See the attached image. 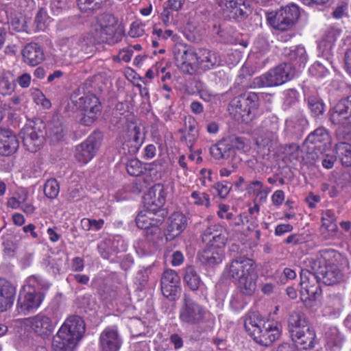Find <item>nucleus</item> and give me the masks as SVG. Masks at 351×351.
I'll return each instance as SVG.
<instances>
[{
  "mask_svg": "<svg viewBox=\"0 0 351 351\" xmlns=\"http://www.w3.org/2000/svg\"><path fill=\"white\" fill-rule=\"evenodd\" d=\"M144 34V27L138 22H134L130 26L129 35L132 38L142 36Z\"/></svg>",
  "mask_w": 351,
  "mask_h": 351,
  "instance_id": "680f3d73",
  "label": "nucleus"
},
{
  "mask_svg": "<svg viewBox=\"0 0 351 351\" xmlns=\"http://www.w3.org/2000/svg\"><path fill=\"white\" fill-rule=\"evenodd\" d=\"M210 316L206 307L184 295L179 309V319L182 324L197 326L205 322Z\"/></svg>",
  "mask_w": 351,
  "mask_h": 351,
  "instance_id": "6e6552de",
  "label": "nucleus"
},
{
  "mask_svg": "<svg viewBox=\"0 0 351 351\" xmlns=\"http://www.w3.org/2000/svg\"><path fill=\"white\" fill-rule=\"evenodd\" d=\"M71 103L80 111L79 122L84 125L93 123L101 111L99 99L93 95H87L78 99L72 95Z\"/></svg>",
  "mask_w": 351,
  "mask_h": 351,
  "instance_id": "9d476101",
  "label": "nucleus"
},
{
  "mask_svg": "<svg viewBox=\"0 0 351 351\" xmlns=\"http://www.w3.org/2000/svg\"><path fill=\"white\" fill-rule=\"evenodd\" d=\"M258 97L253 92L235 97L229 104L230 114L237 121L247 123L256 115Z\"/></svg>",
  "mask_w": 351,
  "mask_h": 351,
  "instance_id": "423d86ee",
  "label": "nucleus"
},
{
  "mask_svg": "<svg viewBox=\"0 0 351 351\" xmlns=\"http://www.w3.org/2000/svg\"><path fill=\"white\" fill-rule=\"evenodd\" d=\"M161 290L163 295L170 300H174L180 291V278L173 269H167L161 278Z\"/></svg>",
  "mask_w": 351,
  "mask_h": 351,
  "instance_id": "4be33fe9",
  "label": "nucleus"
},
{
  "mask_svg": "<svg viewBox=\"0 0 351 351\" xmlns=\"http://www.w3.org/2000/svg\"><path fill=\"white\" fill-rule=\"evenodd\" d=\"M210 154L215 159L228 158L232 155V147L228 140L218 142L210 147Z\"/></svg>",
  "mask_w": 351,
  "mask_h": 351,
  "instance_id": "58836bf2",
  "label": "nucleus"
},
{
  "mask_svg": "<svg viewBox=\"0 0 351 351\" xmlns=\"http://www.w3.org/2000/svg\"><path fill=\"white\" fill-rule=\"evenodd\" d=\"M342 341V337L335 329L331 335L327 336L326 347L331 351H339L341 348Z\"/></svg>",
  "mask_w": 351,
  "mask_h": 351,
  "instance_id": "09e8293b",
  "label": "nucleus"
},
{
  "mask_svg": "<svg viewBox=\"0 0 351 351\" xmlns=\"http://www.w3.org/2000/svg\"><path fill=\"white\" fill-rule=\"evenodd\" d=\"M217 3L230 18L241 20L247 15V9L245 5L239 4L234 0H217Z\"/></svg>",
  "mask_w": 351,
  "mask_h": 351,
  "instance_id": "bb28decb",
  "label": "nucleus"
},
{
  "mask_svg": "<svg viewBox=\"0 0 351 351\" xmlns=\"http://www.w3.org/2000/svg\"><path fill=\"white\" fill-rule=\"evenodd\" d=\"M268 121H265V131L256 139V144L259 147H269L277 140V132L279 130L278 122L275 119L271 121V125H268Z\"/></svg>",
  "mask_w": 351,
  "mask_h": 351,
  "instance_id": "c85d7f7f",
  "label": "nucleus"
},
{
  "mask_svg": "<svg viewBox=\"0 0 351 351\" xmlns=\"http://www.w3.org/2000/svg\"><path fill=\"white\" fill-rule=\"evenodd\" d=\"M244 328L254 341L265 346L271 345L280 338L282 333V326L278 322L264 321L261 315L254 313L246 315Z\"/></svg>",
  "mask_w": 351,
  "mask_h": 351,
  "instance_id": "7ed1b4c3",
  "label": "nucleus"
},
{
  "mask_svg": "<svg viewBox=\"0 0 351 351\" xmlns=\"http://www.w3.org/2000/svg\"><path fill=\"white\" fill-rule=\"evenodd\" d=\"M19 146L16 135L10 130L0 128V154L9 156L14 153Z\"/></svg>",
  "mask_w": 351,
  "mask_h": 351,
  "instance_id": "a878e982",
  "label": "nucleus"
},
{
  "mask_svg": "<svg viewBox=\"0 0 351 351\" xmlns=\"http://www.w3.org/2000/svg\"><path fill=\"white\" fill-rule=\"evenodd\" d=\"M23 56L25 63L36 66L44 60V53L37 43H29L23 50Z\"/></svg>",
  "mask_w": 351,
  "mask_h": 351,
  "instance_id": "72a5a7b5",
  "label": "nucleus"
},
{
  "mask_svg": "<svg viewBox=\"0 0 351 351\" xmlns=\"http://www.w3.org/2000/svg\"><path fill=\"white\" fill-rule=\"evenodd\" d=\"M60 187L56 180H48L44 186V193L49 198H55L59 193Z\"/></svg>",
  "mask_w": 351,
  "mask_h": 351,
  "instance_id": "864d4df0",
  "label": "nucleus"
},
{
  "mask_svg": "<svg viewBox=\"0 0 351 351\" xmlns=\"http://www.w3.org/2000/svg\"><path fill=\"white\" fill-rule=\"evenodd\" d=\"M230 206L226 204H220L219 206V210L217 215L221 219H226L228 220H232L233 214L229 213Z\"/></svg>",
  "mask_w": 351,
  "mask_h": 351,
  "instance_id": "69168bd1",
  "label": "nucleus"
},
{
  "mask_svg": "<svg viewBox=\"0 0 351 351\" xmlns=\"http://www.w3.org/2000/svg\"><path fill=\"white\" fill-rule=\"evenodd\" d=\"M44 287L45 283L39 276H32L26 280L23 289L27 290L29 288V291L42 293Z\"/></svg>",
  "mask_w": 351,
  "mask_h": 351,
  "instance_id": "49530a36",
  "label": "nucleus"
},
{
  "mask_svg": "<svg viewBox=\"0 0 351 351\" xmlns=\"http://www.w3.org/2000/svg\"><path fill=\"white\" fill-rule=\"evenodd\" d=\"M252 294H247L243 290L237 291L231 297L230 306L235 312L243 310L249 302V297Z\"/></svg>",
  "mask_w": 351,
  "mask_h": 351,
  "instance_id": "79ce46f5",
  "label": "nucleus"
},
{
  "mask_svg": "<svg viewBox=\"0 0 351 351\" xmlns=\"http://www.w3.org/2000/svg\"><path fill=\"white\" fill-rule=\"evenodd\" d=\"M132 56V50L130 49H123L119 51L117 56L113 57L114 61H123L128 62L130 61Z\"/></svg>",
  "mask_w": 351,
  "mask_h": 351,
  "instance_id": "e2e57ef3",
  "label": "nucleus"
},
{
  "mask_svg": "<svg viewBox=\"0 0 351 351\" xmlns=\"http://www.w3.org/2000/svg\"><path fill=\"white\" fill-rule=\"evenodd\" d=\"M126 168L128 173L132 176H138L143 173L142 163L137 159L130 160Z\"/></svg>",
  "mask_w": 351,
  "mask_h": 351,
  "instance_id": "13d9d810",
  "label": "nucleus"
},
{
  "mask_svg": "<svg viewBox=\"0 0 351 351\" xmlns=\"http://www.w3.org/2000/svg\"><path fill=\"white\" fill-rule=\"evenodd\" d=\"M196 121L192 117H189L185 119V130L187 132V136H185L186 139L189 138L191 145L195 141L198 136V131L196 128Z\"/></svg>",
  "mask_w": 351,
  "mask_h": 351,
  "instance_id": "8fccbe9b",
  "label": "nucleus"
},
{
  "mask_svg": "<svg viewBox=\"0 0 351 351\" xmlns=\"http://www.w3.org/2000/svg\"><path fill=\"white\" fill-rule=\"evenodd\" d=\"M187 224V218L182 213L174 212L168 219L167 238L171 240L177 237L186 229Z\"/></svg>",
  "mask_w": 351,
  "mask_h": 351,
  "instance_id": "393cba45",
  "label": "nucleus"
},
{
  "mask_svg": "<svg viewBox=\"0 0 351 351\" xmlns=\"http://www.w3.org/2000/svg\"><path fill=\"white\" fill-rule=\"evenodd\" d=\"M285 193L282 190L276 191L271 195L272 204L276 206H280L285 200Z\"/></svg>",
  "mask_w": 351,
  "mask_h": 351,
  "instance_id": "0e129e2a",
  "label": "nucleus"
},
{
  "mask_svg": "<svg viewBox=\"0 0 351 351\" xmlns=\"http://www.w3.org/2000/svg\"><path fill=\"white\" fill-rule=\"evenodd\" d=\"M321 233L326 239L334 237L338 230L336 217L333 211L326 210L322 215Z\"/></svg>",
  "mask_w": 351,
  "mask_h": 351,
  "instance_id": "c756f323",
  "label": "nucleus"
},
{
  "mask_svg": "<svg viewBox=\"0 0 351 351\" xmlns=\"http://www.w3.org/2000/svg\"><path fill=\"white\" fill-rule=\"evenodd\" d=\"M291 338L301 349L304 350L313 348L316 343L315 332L310 327L300 330L299 334L291 335Z\"/></svg>",
  "mask_w": 351,
  "mask_h": 351,
  "instance_id": "c9c22d12",
  "label": "nucleus"
},
{
  "mask_svg": "<svg viewBox=\"0 0 351 351\" xmlns=\"http://www.w3.org/2000/svg\"><path fill=\"white\" fill-rule=\"evenodd\" d=\"M334 254V251L324 250L305 261L306 267L315 272L319 280L326 285L338 283L343 278L338 267L332 262Z\"/></svg>",
  "mask_w": 351,
  "mask_h": 351,
  "instance_id": "39448f33",
  "label": "nucleus"
},
{
  "mask_svg": "<svg viewBox=\"0 0 351 351\" xmlns=\"http://www.w3.org/2000/svg\"><path fill=\"white\" fill-rule=\"evenodd\" d=\"M223 276L237 284V288L253 294L256 287L257 274L253 260L239 257L233 260L223 271Z\"/></svg>",
  "mask_w": 351,
  "mask_h": 351,
  "instance_id": "f03ea898",
  "label": "nucleus"
},
{
  "mask_svg": "<svg viewBox=\"0 0 351 351\" xmlns=\"http://www.w3.org/2000/svg\"><path fill=\"white\" fill-rule=\"evenodd\" d=\"M341 34L340 29L334 27H328L325 30L319 41L317 46L319 52L330 63L332 62L334 45Z\"/></svg>",
  "mask_w": 351,
  "mask_h": 351,
  "instance_id": "a211bd4d",
  "label": "nucleus"
},
{
  "mask_svg": "<svg viewBox=\"0 0 351 351\" xmlns=\"http://www.w3.org/2000/svg\"><path fill=\"white\" fill-rule=\"evenodd\" d=\"M49 130L51 138L55 141L61 140L66 132V130L59 120H54L50 124Z\"/></svg>",
  "mask_w": 351,
  "mask_h": 351,
  "instance_id": "de8ad7c7",
  "label": "nucleus"
},
{
  "mask_svg": "<svg viewBox=\"0 0 351 351\" xmlns=\"http://www.w3.org/2000/svg\"><path fill=\"white\" fill-rule=\"evenodd\" d=\"M50 21L49 17L47 15V11L43 8L40 9L38 12L36 18L35 23L38 30H43Z\"/></svg>",
  "mask_w": 351,
  "mask_h": 351,
  "instance_id": "4d7b16f0",
  "label": "nucleus"
},
{
  "mask_svg": "<svg viewBox=\"0 0 351 351\" xmlns=\"http://www.w3.org/2000/svg\"><path fill=\"white\" fill-rule=\"evenodd\" d=\"M308 267L306 270L301 271V294L303 297L306 295V299L313 300L321 294V289L319 285V278L317 275L309 271Z\"/></svg>",
  "mask_w": 351,
  "mask_h": 351,
  "instance_id": "2eb2a0df",
  "label": "nucleus"
},
{
  "mask_svg": "<svg viewBox=\"0 0 351 351\" xmlns=\"http://www.w3.org/2000/svg\"><path fill=\"white\" fill-rule=\"evenodd\" d=\"M32 77L29 73H25L19 75L17 78L19 85L23 88H26L29 86L31 84Z\"/></svg>",
  "mask_w": 351,
  "mask_h": 351,
  "instance_id": "338daca9",
  "label": "nucleus"
},
{
  "mask_svg": "<svg viewBox=\"0 0 351 351\" xmlns=\"http://www.w3.org/2000/svg\"><path fill=\"white\" fill-rule=\"evenodd\" d=\"M300 14L298 5L291 3L282 7L276 12L269 13L267 19L274 29L286 31L295 25L299 19Z\"/></svg>",
  "mask_w": 351,
  "mask_h": 351,
  "instance_id": "9b49d317",
  "label": "nucleus"
},
{
  "mask_svg": "<svg viewBox=\"0 0 351 351\" xmlns=\"http://www.w3.org/2000/svg\"><path fill=\"white\" fill-rule=\"evenodd\" d=\"M85 332L83 319L71 316L62 324L53 336L52 348L54 351H73Z\"/></svg>",
  "mask_w": 351,
  "mask_h": 351,
  "instance_id": "20e7f679",
  "label": "nucleus"
},
{
  "mask_svg": "<svg viewBox=\"0 0 351 351\" xmlns=\"http://www.w3.org/2000/svg\"><path fill=\"white\" fill-rule=\"evenodd\" d=\"M73 5L74 0H52L50 7L53 14L58 15Z\"/></svg>",
  "mask_w": 351,
  "mask_h": 351,
  "instance_id": "603ef678",
  "label": "nucleus"
},
{
  "mask_svg": "<svg viewBox=\"0 0 351 351\" xmlns=\"http://www.w3.org/2000/svg\"><path fill=\"white\" fill-rule=\"evenodd\" d=\"M122 339L117 326H108L100 334L99 346L101 351H119Z\"/></svg>",
  "mask_w": 351,
  "mask_h": 351,
  "instance_id": "6ab92c4d",
  "label": "nucleus"
},
{
  "mask_svg": "<svg viewBox=\"0 0 351 351\" xmlns=\"http://www.w3.org/2000/svg\"><path fill=\"white\" fill-rule=\"evenodd\" d=\"M246 191L249 195L254 197V202L264 204L271 191V189L264 186L261 181L254 180L247 184Z\"/></svg>",
  "mask_w": 351,
  "mask_h": 351,
  "instance_id": "f704fd0d",
  "label": "nucleus"
},
{
  "mask_svg": "<svg viewBox=\"0 0 351 351\" xmlns=\"http://www.w3.org/2000/svg\"><path fill=\"white\" fill-rule=\"evenodd\" d=\"M217 225H212L204 232V237L213 235L212 243L199 254V261L208 265L221 263L224 258L223 246L226 241L225 236L218 233Z\"/></svg>",
  "mask_w": 351,
  "mask_h": 351,
  "instance_id": "0eeeda50",
  "label": "nucleus"
},
{
  "mask_svg": "<svg viewBox=\"0 0 351 351\" xmlns=\"http://www.w3.org/2000/svg\"><path fill=\"white\" fill-rule=\"evenodd\" d=\"M94 38H71L69 40L71 54L73 56H80L81 53L88 54L93 51L95 43L97 38L100 36L98 35V29Z\"/></svg>",
  "mask_w": 351,
  "mask_h": 351,
  "instance_id": "b1692460",
  "label": "nucleus"
},
{
  "mask_svg": "<svg viewBox=\"0 0 351 351\" xmlns=\"http://www.w3.org/2000/svg\"><path fill=\"white\" fill-rule=\"evenodd\" d=\"M330 119L333 124L344 128L351 126V95L339 100L330 109Z\"/></svg>",
  "mask_w": 351,
  "mask_h": 351,
  "instance_id": "ddd939ff",
  "label": "nucleus"
},
{
  "mask_svg": "<svg viewBox=\"0 0 351 351\" xmlns=\"http://www.w3.org/2000/svg\"><path fill=\"white\" fill-rule=\"evenodd\" d=\"M100 147L99 141L94 136H89L75 148V158L82 165L90 161Z\"/></svg>",
  "mask_w": 351,
  "mask_h": 351,
  "instance_id": "aec40b11",
  "label": "nucleus"
},
{
  "mask_svg": "<svg viewBox=\"0 0 351 351\" xmlns=\"http://www.w3.org/2000/svg\"><path fill=\"white\" fill-rule=\"evenodd\" d=\"M141 129L137 125H132L128 130L123 143V149L129 154L136 153L140 148L142 141L140 140Z\"/></svg>",
  "mask_w": 351,
  "mask_h": 351,
  "instance_id": "473e14b6",
  "label": "nucleus"
},
{
  "mask_svg": "<svg viewBox=\"0 0 351 351\" xmlns=\"http://www.w3.org/2000/svg\"><path fill=\"white\" fill-rule=\"evenodd\" d=\"M304 144L308 149L325 150L330 145V136L327 130L324 128H319L308 134Z\"/></svg>",
  "mask_w": 351,
  "mask_h": 351,
  "instance_id": "5701e85b",
  "label": "nucleus"
},
{
  "mask_svg": "<svg viewBox=\"0 0 351 351\" xmlns=\"http://www.w3.org/2000/svg\"><path fill=\"white\" fill-rule=\"evenodd\" d=\"M310 75L317 78H323L326 77L329 71L320 62H315L308 69Z\"/></svg>",
  "mask_w": 351,
  "mask_h": 351,
  "instance_id": "6e6d98bb",
  "label": "nucleus"
},
{
  "mask_svg": "<svg viewBox=\"0 0 351 351\" xmlns=\"http://www.w3.org/2000/svg\"><path fill=\"white\" fill-rule=\"evenodd\" d=\"M10 27L16 32L26 31L27 22L25 18L23 16L12 18L10 21Z\"/></svg>",
  "mask_w": 351,
  "mask_h": 351,
  "instance_id": "bf43d9fd",
  "label": "nucleus"
},
{
  "mask_svg": "<svg viewBox=\"0 0 351 351\" xmlns=\"http://www.w3.org/2000/svg\"><path fill=\"white\" fill-rule=\"evenodd\" d=\"M57 324V321H53L49 316L43 313H38L26 319V324L36 335L43 339L51 335Z\"/></svg>",
  "mask_w": 351,
  "mask_h": 351,
  "instance_id": "4468645a",
  "label": "nucleus"
},
{
  "mask_svg": "<svg viewBox=\"0 0 351 351\" xmlns=\"http://www.w3.org/2000/svg\"><path fill=\"white\" fill-rule=\"evenodd\" d=\"M337 153L345 166H351V145L346 143H339L336 145Z\"/></svg>",
  "mask_w": 351,
  "mask_h": 351,
  "instance_id": "a18cd8bd",
  "label": "nucleus"
},
{
  "mask_svg": "<svg viewBox=\"0 0 351 351\" xmlns=\"http://www.w3.org/2000/svg\"><path fill=\"white\" fill-rule=\"evenodd\" d=\"M127 244L121 237H109L98 244L101 256L106 259L113 261V256L119 252H124Z\"/></svg>",
  "mask_w": 351,
  "mask_h": 351,
  "instance_id": "412c9836",
  "label": "nucleus"
},
{
  "mask_svg": "<svg viewBox=\"0 0 351 351\" xmlns=\"http://www.w3.org/2000/svg\"><path fill=\"white\" fill-rule=\"evenodd\" d=\"M15 287L8 281L0 278V311H6L13 304Z\"/></svg>",
  "mask_w": 351,
  "mask_h": 351,
  "instance_id": "cd10ccee",
  "label": "nucleus"
},
{
  "mask_svg": "<svg viewBox=\"0 0 351 351\" xmlns=\"http://www.w3.org/2000/svg\"><path fill=\"white\" fill-rule=\"evenodd\" d=\"M306 318L301 313L293 312L289 318V328L291 335L299 334L300 330L308 328Z\"/></svg>",
  "mask_w": 351,
  "mask_h": 351,
  "instance_id": "e433bc0d",
  "label": "nucleus"
},
{
  "mask_svg": "<svg viewBox=\"0 0 351 351\" xmlns=\"http://www.w3.org/2000/svg\"><path fill=\"white\" fill-rule=\"evenodd\" d=\"M110 0H77V5L81 12L90 14L96 11Z\"/></svg>",
  "mask_w": 351,
  "mask_h": 351,
  "instance_id": "37998d69",
  "label": "nucleus"
},
{
  "mask_svg": "<svg viewBox=\"0 0 351 351\" xmlns=\"http://www.w3.org/2000/svg\"><path fill=\"white\" fill-rule=\"evenodd\" d=\"M184 282L188 287L193 290H197L202 283V280L197 268L193 265H188L185 267Z\"/></svg>",
  "mask_w": 351,
  "mask_h": 351,
  "instance_id": "4c0bfd02",
  "label": "nucleus"
},
{
  "mask_svg": "<svg viewBox=\"0 0 351 351\" xmlns=\"http://www.w3.org/2000/svg\"><path fill=\"white\" fill-rule=\"evenodd\" d=\"M117 20L110 14H102L97 17V24L100 27V34L112 35L114 32Z\"/></svg>",
  "mask_w": 351,
  "mask_h": 351,
  "instance_id": "ea45409f",
  "label": "nucleus"
},
{
  "mask_svg": "<svg viewBox=\"0 0 351 351\" xmlns=\"http://www.w3.org/2000/svg\"><path fill=\"white\" fill-rule=\"evenodd\" d=\"M43 298V293L32 292L29 289H22L17 301L19 312L27 314L36 311L40 306Z\"/></svg>",
  "mask_w": 351,
  "mask_h": 351,
  "instance_id": "f3484780",
  "label": "nucleus"
},
{
  "mask_svg": "<svg viewBox=\"0 0 351 351\" xmlns=\"http://www.w3.org/2000/svg\"><path fill=\"white\" fill-rule=\"evenodd\" d=\"M199 97L206 101H210L215 99V95L209 89L204 88L199 90Z\"/></svg>",
  "mask_w": 351,
  "mask_h": 351,
  "instance_id": "774afa93",
  "label": "nucleus"
},
{
  "mask_svg": "<svg viewBox=\"0 0 351 351\" xmlns=\"http://www.w3.org/2000/svg\"><path fill=\"white\" fill-rule=\"evenodd\" d=\"M283 53L291 62V65L295 69V66L303 67L308 61V55L305 48L302 45L286 48L284 49Z\"/></svg>",
  "mask_w": 351,
  "mask_h": 351,
  "instance_id": "2f4dec72",
  "label": "nucleus"
},
{
  "mask_svg": "<svg viewBox=\"0 0 351 351\" xmlns=\"http://www.w3.org/2000/svg\"><path fill=\"white\" fill-rule=\"evenodd\" d=\"M230 146L232 147V154L234 149L247 152L250 149V145L247 140L241 137H232L228 140Z\"/></svg>",
  "mask_w": 351,
  "mask_h": 351,
  "instance_id": "5fc2aeb1",
  "label": "nucleus"
},
{
  "mask_svg": "<svg viewBox=\"0 0 351 351\" xmlns=\"http://www.w3.org/2000/svg\"><path fill=\"white\" fill-rule=\"evenodd\" d=\"M166 196L167 192L162 185H155L149 190L144 196L145 208L139 212L136 218L138 228H156L163 222L166 212L161 208L165 202Z\"/></svg>",
  "mask_w": 351,
  "mask_h": 351,
  "instance_id": "f257e3e1",
  "label": "nucleus"
},
{
  "mask_svg": "<svg viewBox=\"0 0 351 351\" xmlns=\"http://www.w3.org/2000/svg\"><path fill=\"white\" fill-rule=\"evenodd\" d=\"M295 75V69L289 63H284L255 77L251 87L276 86L283 84L291 80Z\"/></svg>",
  "mask_w": 351,
  "mask_h": 351,
  "instance_id": "1a4fd4ad",
  "label": "nucleus"
},
{
  "mask_svg": "<svg viewBox=\"0 0 351 351\" xmlns=\"http://www.w3.org/2000/svg\"><path fill=\"white\" fill-rule=\"evenodd\" d=\"M174 56L178 66L184 73L193 75L198 71V51L183 47L181 49H175Z\"/></svg>",
  "mask_w": 351,
  "mask_h": 351,
  "instance_id": "f8f14e48",
  "label": "nucleus"
},
{
  "mask_svg": "<svg viewBox=\"0 0 351 351\" xmlns=\"http://www.w3.org/2000/svg\"><path fill=\"white\" fill-rule=\"evenodd\" d=\"M189 202L197 206L208 208L210 205V199L208 194L197 191H193L188 197Z\"/></svg>",
  "mask_w": 351,
  "mask_h": 351,
  "instance_id": "c03bdc74",
  "label": "nucleus"
},
{
  "mask_svg": "<svg viewBox=\"0 0 351 351\" xmlns=\"http://www.w3.org/2000/svg\"><path fill=\"white\" fill-rule=\"evenodd\" d=\"M308 106L313 116H319L324 111V104L320 99L315 96L308 98Z\"/></svg>",
  "mask_w": 351,
  "mask_h": 351,
  "instance_id": "3c124183",
  "label": "nucleus"
},
{
  "mask_svg": "<svg viewBox=\"0 0 351 351\" xmlns=\"http://www.w3.org/2000/svg\"><path fill=\"white\" fill-rule=\"evenodd\" d=\"M24 147L31 152H36L44 142L43 132L32 124L25 125L20 132Z\"/></svg>",
  "mask_w": 351,
  "mask_h": 351,
  "instance_id": "dca6fc26",
  "label": "nucleus"
},
{
  "mask_svg": "<svg viewBox=\"0 0 351 351\" xmlns=\"http://www.w3.org/2000/svg\"><path fill=\"white\" fill-rule=\"evenodd\" d=\"M231 186L227 182H219L214 186L217 195L221 198H226L228 195Z\"/></svg>",
  "mask_w": 351,
  "mask_h": 351,
  "instance_id": "052dcab7",
  "label": "nucleus"
},
{
  "mask_svg": "<svg viewBox=\"0 0 351 351\" xmlns=\"http://www.w3.org/2000/svg\"><path fill=\"white\" fill-rule=\"evenodd\" d=\"M16 85L12 73L10 71H4L0 75V94L3 95H11L15 90Z\"/></svg>",
  "mask_w": 351,
  "mask_h": 351,
  "instance_id": "a19ab883",
  "label": "nucleus"
},
{
  "mask_svg": "<svg viewBox=\"0 0 351 351\" xmlns=\"http://www.w3.org/2000/svg\"><path fill=\"white\" fill-rule=\"evenodd\" d=\"M198 57L199 69L203 71L212 69L221 63V60L217 53L206 49L198 50Z\"/></svg>",
  "mask_w": 351,
  "mask_h": 351,
  "instance_id": "7c9ffc66",
  "label": "nucleus"
}]
</instances>
